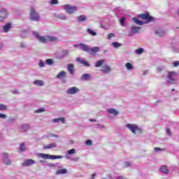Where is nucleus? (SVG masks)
<instances>
[{
  "label": "nucleus",
  "mask_w": 179,
  "mask_h": 179,
  "mask_svg": "<svg viewBox=\"0 0 179 179\" xmlns=\"http://www.w3.org/2000/svg\"><path fill=\"white\" fill-rule=\"evenodd\" d=\"M76 61H78V62H80V61H82V60L80 59V58H77V59H76Z\"/></svg>",
  "instance_id": "58"
},
{
  "label": "nucleus",
  "mask_w": 179,
  "mask_h": 179,
  "mask_svg": "<svg viewBox=\"0 0 179 179\" xmlns=\"http://www.w3.org/2000/svg\"><path fill=\"white\" fill-rule=\"evenodd\" d=\"M59 122H62V124H65V118L64 117H59Z\"/></svg>",
  "instance_id": "44"
},
{
  "label": "nucleus",
  "mask_w": 179,
  "mask_h": 179,
  "mask_svg": "<svg viewBox=\"0 0 179 179\" xmlns=\"http://www.w3.org/2000/svg\"><path fill=\"white\" fill-rule=\"evenodd\" d=\"M68 54H69V52L68 50H62L59 52L57 57L59 59H63V58L67 57Z\"/></svg>",
  "instance_id": "14"
},
{
  "label": "nucleus",
  "mask_w": 179,
  "mask_h": 179,
  "mask_svg": "<svg viewBox=\"0 0 179 179\" xmlns=\"http://www.w3.org/2000/svg\"><path fill=\"white\" fill-rule=\"evenodd\" d=\"M85 143L88 145V146L92 145V140H87Z\"/></svg>",
  "instance_id": "47"
},
{
  "label": "nucleus",
  "mask_w": 179,
  "mask_h": 179,
  "mask_svg": "<svg viewBox=\"0 0 179 179\" xmlns=\"http://www.w3.org/2000/svg\"><path fill=\"white\" fill-rule=\"evenodd\" d=\"M76 19L78 23H82V22H86L87 20V17L85 15H80L76 17Z\"/></svg>",
  "instance_id": "15"
},
{
  "label": "nucleus",
  "mask_w": 179,
  "mask_h": 179,
  "mask_svg": "<svg viewBox=\"0 0 179 179\" xmlns=\"http://www.w3.org/2000/svg\"><path fill=\"white\" fill-rule=\"evenodd\" d=\"M33 34L34 37H36V38H37L41 43H58V41H59V39L55 36H40L38 32L36 31H34Z\"/></svg>",
  "instance_id": "3"
},
{
  "label": "nucleus",
  "mask_w": 179,
  "mask_h": 179,
  "mask_svg": "<svg viewBox=\"0 0 179 179\" xmlns=\"http://www.w3.org/2000/svg\"><path fill=\"white\" fill-rule=\"evenodd\" d=\"M3 158V162L6 165V166H10V164H12V161H10V159H8L9 156L8 155V153L6 152H3L2 154Z\"/></svg>",
  "instance_id": "10"
},
{
  "label": "nucleus",
  "mask_w": 179,
  "mask_h": 179,
  "mask_svg": "<svg viewBox=\"0 0 179 179\" xmlns=\"http://www.w3.org/2000/svg\"><path fill=\"white\" fill-rule=\"evenodd\" d=\"M6 117H8L6 115H5L3 113H0V118H3V120H5V118H6Z\"/></svg>",
  "instance_id": "45"
},
{
  "label": "nucleus",
  "mask_w": 179,
  "mask_h": 179,
  "mask_svg": "<svg viewBox=\"0 0 179 179\" xmlns=\"http://www.w3.org/2000/svg\"><path fill=\"white\" fill-rule=\"evenodd\" d=\"M113 36H114L113 34H109L108 35V40H111V37H113Z\"/></svg>",
  "instance_id": "52"
},
{
  "label": "nucleus",
  "mask_w": 179,
  "mask_h": 179,
  "mask_svg": "<svg viewBox=\"0 0 179 179\" xmlns=\"http://www.w3.org/2000/svg\"><path fill=\"white\" fill-rule=\"evenodd\" d=\"M34 85H36L37 86H44V82L41 80H36L34 81Z\"/></svg>",
  "instance_id": "26"
},
{
  "label": "nucleus",
  "mask_w": 179,
  "mask_h": 179,
  "mask_svg": "<svg viewBox=\"0 0 179 179\" xmlns=\"http://www.w3.org/2000/svg\"><path fill=\"white\" fill-rule=\"evenodd\" d=\"M65 75H66V73L65 71H61L57 76V79H61L62 78H65Z\"/></svg>",
  "instance_id": "29"
},
{
  "label": "nucleus",
  "mask_w": 179,
  "mask_h": 179,
  "mask_svg": "<svg viewBox=\"0 0 179 179\" xmlns=\"http://www.w3.org/2000/svg\"><path fill=\"white\" fill-rule=\"evenodd\" d=\"M138 19H143V20H147V22H143L139 20L136 17H133V21L136 24H139V26H143V24H146V23H149L150 22H153V17L149 15V13L146 12L145 13L140 14L138 15Z\"/></svg>",
  "instance_id": "1"
},
{
  "label": "nucleus",
  "mask_w": 179,
  "mask_h": 179,
  "mask_svg": "<svg viewBox=\"0 0 179 179\" xmlns=\"http://www.w3.org/2000/svg\"><path fill=\"white\" fill-rule=\"evenodd\" d=\"M127 128H128V129H129L132 134H142V128L138 127L136 124H127L126 125Z\"/></svg>",
  "instance_id": "5"
},
{
  "label": "nucleus",
  "mask_w": 179,
  "mask_h": 179,
  "mask_svg": "<svg viewBox=\"0 0 179 179\" xmlns=\"http://www.w3.org/2000/svg\"><path fill=\"white\" fill-rule=\"evenodd\" d=\"M13 94H19V91L17 90L12 91Z\"/></svg>",
  "instance_id": "50"
},
{
  "label": "nucleus",
  "mask_w": 179,
  "mask_h": 179,
  "mask_svg": "<svg viewBox=\"0 0 179 179\" xmlns=\"http://www.w3.org/2000/svg\"><path fill=\"white\" fill-rule=\"evenodd\" d=\"M3 45L2 43H0V50H2Z\"/></svg>",
  "instance_id": "61"
},
{
  "label": "nucleus",
  "mask_w": 179,
  "mask_h": 179,
  "mask_svg": "<svg viewBox=\"0 0 179 179\" xmlns=\"http://www.w3.org/2000/svg\"><path fill=\"white\" fill-rule=\"evenodd\" d=\"M90 121H91V122H96V120L95 119H90Z\"/></svg>",
  "instance_id": "57"
},
{
  "label": "nucleus",
  "mask_w": 179,
  "mask_h": 179,
  "mask_svg": "<svg viewBox=\"0 0 179 179\" xmlns=\"http://www.w3.org/2000/svg\"><path fill=\"white\" fill-rule=\"evenodd\" d=\"M68 155H75L76 153V150L75 148H72L71 150L67 152Z\"/></svg>",
  "instance_id": "37"
},
{
  "label": "nucleus",
  "mask_w": 179,
  "mask_h": 179,
  "mask_svg": "<svg viewBox=\"0 0 179 179\" xmlns=\"http://www.w3.org/2000/svg\"><path fill=\"white\" fill-rule=\"evenodd\" d=\"M80 64H82L85 66H88V67L91 66V65L89 64V62L85 59H83L82 61H80Z\"/></svg>",
  "instance_id": "33"
},
{
  "label": "nucleus",
  "mask_w": 179,
  "mask_h": 179,
  "mask_svg": "<svg viewBox=\"0 0 179 179\" xmlns=\"http://www.w3.org/2000/svg\"><path fill=\"white\" fill-rule=\"evenodd\" d=\"M145 73H145V72H144V73H143V75H145Z\"/></svg>",
  "instance_id": "64"
},
{
  "label": "nucleus",
  "mask_w": 179,
  "mask_h": 179,
  "mask_svg": "<svg viewBox=\"0 0 179 179\" xmlns=\"http://www.w3.org/2000/svg\"><path fill=\"white\" fill-rule=\"evenodd\" d=\"M51 3H52V5H57V3H58V0H52Z\"/></svg>",
  "instance_id": "48"
},
{
  "label": "nucleus",
  "mask_w": 179,
  "mask_h": 179,
  "mask_svg": "<svg viewBox=\"0 0 179 179\" xmlns=\"http://www.w3.org/2000/svg\"><path fill=\"white\" fill-rule=\"evenodd\" d=\"M179 65V62L178 61H176L175 62H173V66H178Z\"/></svg>",
  "instance_id": "53"
},
{
  "label": "nucleus",
  "mask_w": 179,
  "mask_h": 179,
  "mask_svg": "<svg viewBox=\"0 0 179 179\" xmlns=\"http://www.w3.org/2000/svg\"><path fill=\"white\" fill-rule=\"evenodd\" d=\"M37 157L41 159H50L51 160H56V159H62L64 157L62 155H51L50 154L38 153Z\"/></svg>",
  "instance_id": "4"
},
{
  "label": "nucleus",
  "mask_w": 179,
  "mask_h": 179,
  "mask_svg": "<svg viewBox=\"0 0 179 179\" xmlns=\"http://www.w3.org/2000/svg\"><path fill=\"white\" fill-rule=\"evenodd\" d=\"M166 134L169 136H171V131H170V129H166Z\"/></svg>",
  "instance_id": "49"
},
{
  "label": "nucleus",
  "mask_w": 179,
  "mask_h": 179,
  "mask_svg": "<svg viewBox=\"0 0 179 179\" xmlns=\"http://www.w3.org/2000/svg\"><path fill=\"white\" fill-rule=\"evenodd\" d=\"M92 78L90 74H83L81 77V80H89Z\"/></svg>",
  "instance_id": "25"
},
{
  "label": "nucleus",
  "mask_w": 179,
  "mask_h": 179,
  "mask_svg": "<svg viewBox=\"0 0 179 179\" xmlns=\"http://www.w3.org/2000/svg\"><path fill=\"white\" fill-rule=\"evenodd\" d=\"M72 160H73V162H78L79 158H73Z\"/></svg>",
  "instance_id": "55"
},
{
  "label": "nucleus",
  "mask_w": 179,
  "mask_h": 179,
  "mask_svg": "<svg viewBox=\"0 0 179 179\" xmlns=\"http://www.w3.org/2000/svg\"><path fill=\"white\" fill-rule=\"evenodd\" d=\"M9 13L5 8L0 10V22H3L8 17Z\"/></svg>",
  "instance_id": "9"
},
{
  "label": "nucleus",
  "mask_w": 179,
  "mask_h": 179,
  "mask_svg": "<svg viewBox=\"0 0 179 179\" xmlns=\"http://www.w3.org/2000/svg\"><path fill=\"white\" fill-rule=\"evenodd\" d=\"M162 71H163V68L162 67H158V71L162 72Z\"/></svg>",
  "instance_id": "56"
},
{
  "label": "nucleus",
  "mask_w": 179,
  "mask_h": 179,
  "mask_svg": "<svg viewBox=\"0 0 179 179\" xmlns=\"http://www.w3.org/2000/svg\"><path fill=\"white\" fill-rule=\"evenodd\" d=\"M110 71H111V68L110 67V66L105 64L103 66L102 72H103V73H108Z\"/></svg>",
  "instance_id": "16"
},
{
  "label": "nucleus",
  "mask_w": 179,
  "mask_h": 179,
  "mask_svg": "<svg viewBox=\"0 0 179 179\" xmlns=\"http://www.w3.org/2000/svg\"><path fill=\"white\" fill-rule=\"evenodd\" d=\"M105 62H106V60L100 59L96 62L95 67L100 68V66H101V65H103Z\"/></svg>",
  "instance_id": "21"
},
{
  "label": "nucleus",
  "mask_w": 179,
  "mask_h": 179,
  "mask_svg": "<svg viewBox=\"0 0 179 179\" xmlns=\"http://www.w3.org/2000/svg\"><path fill=\"white\" fill-rule=\"evenodd\" d=\"M94 177H96V173H93V174L92 175V178H94Z\"/></svg>",
  "instance_id": "59"
},
{
  "label": "nucleus",
  "mask_w": 179,
  "mask_h": 179,
  "mask_svg": "<svg viewBox=\"0 0 179 179\" xmlns=\"http://www.w3.org/2000/svg\"><path fill=\"white\" fill-rule=\"evenodd\" d=\"M107 112L109 114H113L115 116L118 115V111L114 108L107 109Z\"/></svg>",
  "instance_id": "22"
},
{
  "label": "nucleus",
  "mask_w": 179,
  "mask_h": 179,
  "mask_svg": "<svg viewBox=\"0 0 179 179\" xmlns=\"http://www.w3.org/2000/svg\"><path fill=\"white\" fill-rule=\"evenodd\" d=\"M22 129L24 132H26V131H29V129H30V126H29V124H23L22 126Z\"/></svg>",
  "instance_id": "31"
},
{
  "label": "nucleus",
  "mask_w": 179,
  "mask_h": 179,
  "mask_svg": "<svg viewBox=\"0 0 179 179\" xmlns=\"http://www.w3.org/2000/svg\"><path fill=\"white\" fill-rule=\"evenodd\" d=\"M20 152H24L26 150V145L24 143H22L20 147Z\"/></svg>",
  "instance_id": "35"
},
{
  "label": "nucleus",
  "mask_w": 179,
  "mask_h": 179,
  "mask_svg": "<svg viewBox=\"0 0 179 179\" xmlns=\"http://www.w3.org/2000/svg\"><path fill=\"white\" fill-rule=\"evenodd\" d=\"M160 171H162L163 174H167L169 173V169H167V166H162L160 169Z\"/></svg>",
  "instance_id": "27"
},
{
  "label": "nucleus",
  "mask_w": 179,
  "mask_h": 179,
  "mask_svg": "<svg viewBox=\"0 0 179 179\" xmlns=\"http://www.w3.org/2000/svg\"><path fill=\"white\" fill-rule=\"evenodd\" d=\"M39 162H40V163H44V161H43V160H40Z\"/></svg>",
  "instance_id": "62"
},
{
  "label": "nucleus",
  "mask_w": 179,
  "mask_h": 179,
  "mask_svg": "<svg viewBox=\"0 0 179 179\" xmlns=\"http://www.w3.org/2000/svg\"><path fill=\"white\" fill-rule=\"evenodd\" d=\"M125 66L127 68V69H128V71H132V69H134V65H132V64L127 62L125 64Z\"/></svg>",
  "instance_id": "28"
},
{
  "label": "nucleus",
  "mask_w": 179,
  "mask_h": 179,
  "mask_svg": "<svg viewBox=\"0 0 179 179\" xmlns=\"http://www.w3.org/2000/svg\"><path fill=\"white\" fill-rule=\"evenodd\" d=\"M68 173V170L63 169L60 170H57L56 171V175L59 176V174H66Z\"/></svg>",
  "instance_id": "23"
},
{
  "label": "nucleus",
  "mask_w": 179,
  "mask_h": 179,
  "mask_svg": "<svg viewBox=\"0 0 179 179\" xmlns=\"http://www.w3.org/2000/svg\"><path fill=\"white\" fill-rule=\"evenodd\" d=\"M64 9L67 12V13H75L76 10H78V7L76 6H71L69 4H66L63 6Z\"/></svg>",
  "instance_id": "7"
},
{
  "label": "nucleus",
  "mask_w": 179,
  "mask_h": 179,
  "mask_svg": "<svg viewBox=\"0 0 179 179\" xmlns=\"http://www.w3.org/2000/svg\"><path fill=\"white\" fill-rule=\"evenodd\" d=\"M52 136H54V138H59V136L56 134H53Z\"/></svg>",
  "instance_id": "60"
},
{
  "label": "nucleus",
  "mask_w": 179,
  "mask_h": 179,
  "mask_svg": "<svg viewBox=\"0 0 179 179\" xmlns=\"http://www.w3.org/2000/svg\"><path fill=\"white\" fill-rule=\"evenodd\" d=\"M172 92H176V90L175 89H172Z\"/></svg>",
  "instance_id": "63"
},
{
  "label": "nucleus",
  "mask_w": 179,
  "mask_h": 179,
  "mask_svg": "<svg viewBox=\"0 0 179 179\" xmlns=\"http://www.w3.org/2000/svg\"><path fill=\"white\" fill-rule=\"evenodd\" d=\"M87 31L90 34V36H97V33L92 29H87Z\"/></svg>",
  "instance_id": "30"
},
{
  "label": "nucleus",
  "mask_w": 179,
  "mask_h": 179,
  "mask_svg": "<svg viewBox=\"0 0 179 179\" xmlns=\"http://www.w3.org/2000/svg\"><path fill=\"white\" fill-rule=\"evenodd\" d=\"M80 90L76 87H70L66 91L67 94H75L76 93H79Z\"/></svg>",
  "instance_id": "13"
},
{
  "label": "nucleus",
  "mask_w": 179,
  "mask_h": 179,
  "mask_svg": "<svg viewBox=\"0 0 179 179\" xmlns=\"http://www.w3.org/2000/svg\"><path fill=\"white\" fill-rule=\"evenodd\" d=\"M46 64H47L48 65H52V59H46Z\"/></svg>",
  "instance_id": "42"
},
{
  "label": "nucleus",
  "mask_w": 179,
  "mask_h": 179,
  "mask_svg": "<svg viewBox=\"0 0 179 179\" xmlns=\"http://www.w3.org/2000/svg\"><path fill=\"white\" fill-rule=\"evenodd\" d=\"M49 167H58L59 169H62V166H57L55 164H48Z\"/></svg>",
  "instance_id": "38"
},
{
  "label": "nucleus",
  "mask_w": 179,
  "mask_h": 179,
  "mask_svg": "<svg viewBox=\"0 0 179 179\" xmlns=\"http://www.w3.org/2000/svg\"><path fill=\"white\" fill-rule=\"evenodd\" d=\"M155 34H157V36H159V37H163V36L166 34V32H164V31H163L162 29H157L155 31Z\"/></svg>",
  "instance_id": "20"
},
{
  "label": "nucleus",
  "mask_w": 179,
  "mask_h": 179,
  "mask_svg": "<svg viewBox=\"0 0 179 179\" xmlns=\"http://www.w3.org/2000/svg\"><path fill=\"white\" fill-rule=\"evenodd\" d=\"M30 20L34 22H40V15H38V13L36 12L34 8H31Z\"/></svg>",
  "instance_id": "6"
},
{
  "label": "nucleus",
  "mask_w": 179,
  "mask_h": 179,
  "mask_svg": "<svg viewBox=\"0 0 179 179\" xmlns=\"http://www.w3.org/2000/svg\"><path fill=\"white\" fill-rule=\"evenodd\" d=\"M155 152H159V151L162 150V148H155Z\"/></svg>",
  "instance_id": "54"
},
{
  "label": "nucleus",
  "mask_w": 179,
  "mask_h": 179,
  "mask_svg": "<svg viewBox=\"0 0 179 179\" xmlns=\"http://www.w3.org/2000/svg\"><path fill=\"white\" fill-rule=\"evenodd\" d=\"M135 52L136 54H138V55L143 54V52H145V50H143V48H140L138 49H136L135 50Z\"/></svg>",
  "instance_id": "32"
},
{
  "label": "nucleus",
  "mask_w": 179,
  "mask_h": 179,
  "mask_svg": "<svg viewBox=\"0 0 179 179\" xmlns=\"http://www.w3.org/2000/svg\"><path fill=\"white\" fill-rule=\"evenodd\" d=\"M33 164H36V161L34 159H26L22 164V166L24 167H29L30 166H33Z\"/></svg>",
  "instance_id": "12"
},
{
  "label": "nucleus",
  "mask_w": 179,
  "mask_h": 179,
  "mask_svg": "<svg viewBox=\"0 0 179 179\" xmlns=\"http://www.w3.org/2000/svg\"><path fill=\"white\" fill-rule=\"evenodd\" d=\"M75 47H79V48L81 49L82 51L89 52L90 55H96V52H99L100 51L99 47L96 46L91 48L85 43H80L78 45H75Z\"/></svg>",
  "instance_id": "2"
},
{
  "label": "nucleus",
  "mask_w": 179,
  "mask_h": 179,
  "mask_svg": "<svg viewBox=\"0 0 179 179\" xmlns=\"http://www.w3.org/2000/svg\"><path fill=\"white\" fill-rule=\"evenodd\" d=\"M56 17L57 19H61V20H66L68 19L65 14H58L56 15Z\"/></svg>",
  "instance_id": "24"
},
{
  "label": "nucleus",
  "mask_w": 179,
  "mask_h": 179,
  "mask_svg": "<svg viewBox=\"0 0 179 179\" xmlns=\"http://www.w3.org/2000/svg\"><path fill=\"white\" fill-rule=\"evenodd\" d=\"M68 71L71 75H73V73L75 72V66L72 64H69L68 65Z\"/></svg>",
  "instance_id": "18"
},
{
  "label": "nucleus",
  "mask_w": 179,
  "mask_h": 179,
  "mask_svg": "<svg viewBox=\"0 0 179 179\" xmlns=\"http://www.w3.org/2000/svg\"><path fill=\"white\" fill-rule=\"evenodd\" d=\"M125 17H122L120 20V23L121 24V26H122L123 27H125Z\"/></svg>",
  "instance_id": "34"
},
{
  "label": "nucleus",
  "mask_w": 179,
  "mask_h": 179,
  "mask_svg": "<svg viewBox=\"0 0 179 179\" xmlns=\"http://www.w3.org/2000/svg\"><path fill=\"white\" fill-rule=\"evenodd\" d=\"M52 148H57V143H51L43 146V149H52Z\"/></svg>",
  "instance_id": "17"
},
{
  "label": "nucleus",
  "mask_w": 179,
  "mask_h": 179,
  "mask_svg": "<svg viewBox=\"0 0 179 179\" xmlns=\"http://www.w3.org/2000/svg\"><path fill=\"white\" fill-rule=\"evenodd\" d=\"M10 27H12V24L10 23H8L3 27V31L4 33H7V31H9L10 30Z\"/></svg>",
  "instance_id": "19"
},
{
  "label": "nucleus",
  "mask_w": 179,
  "mask_h": 179,
  "mask_svg": "<svg viewBox=\"0 0 179 179\" xmlns=\"http://www.w3.org/2000/svg\"><path fill=\"white\" fill-rule=\"evenodd\" d=\"M113 45L115 48H118L119 47H121V45H122V44H121L118 42H113Z\"/></svg>",
  "instance_id": "36"
},
{
  "label": "nucleus",
  "mask_w": 179,
  "mask_h": 179,
  "mask_svg": "<svg viewBox=\"0 0 179 179\" xmlns=\"http://www.w3.org/2000/svg\"><path fill=\"white\" fill-rule=\"evenodd\" d=\"M6 108H7L6 105L0 104V111L6 110Z\"/></svg>",
  "instance_id": "41"
},
{
  "label": "nucleus",
  "mask_w": 179,
  "mask_h": 179,
  "mask_svg": "<svg viewBox=\"0 0 179 179\" xmlns=\"http://www.w3.org/2000/svg\"><path fill=\"white\" fill-rule=\"evenodd\" d=\"M52 122H55V123L59 122V118H55V119H53Z\"/></svg>",
  "instance_id": "51"
},
{
  "label": "nucleus",
  "mask_w": 179,
  "mask_h": 179,
  "mask_svg": "<svg viewBox=\"0 0 179 179\" xmlns=\"http://www.w3.org/2000/svg\"><path fill=\"white\" fill-rule=\"evenodd\" d=\"M129 166H131V163H129V162L124 163V167H129Z\"/></svg>",
  "instance_id": "46"
},
{
  "label": "nucleus",
  "mask_w": 179,
  "mask_h": 179,
  "mask_svg": "<svg viewBox=\"0 0 179 179\" xmlns=\"http://www.w3.org/2000/svg\"><path fill=\"white\" fill-rule=\"evenodd\" d=\"M139 30H141V27L132 26L131 28V32L128 34V36L132 37L134 34L139 33Z\"/></svg>",
  "instance_id": "11"
},
{
  "label": "nucleus",
  "mask_w": 179,
  "mask_h": 179,
  "mask_svg": "<svg viewBox=\"0 0 179 179\" xmlns=\"http://www.w3.org/2000/svg\"><path fill=\"white\" fill-rule=\"evenodd\" d=\"M38 65H39L40 68H44V66H45V64L42 60L39 61Z\"/></svg>",
  "instance_id": "39"
},
{
  "label": "nucleus",
  "mask_w": 179,
  "mask_h": 179,
  "mask_svg": "<svg viewBox=\"0 0 179 179\" xmlns=\"http://www.w3.org/2000/svg\"><path fill=\"white\" fill-rule=\"evenodd\" d=\"M44 111H45V109L43 108H41L38 110H35V113H44Z\"/></svg>",
  "instance_id": "40"
},
{
  "label": "nucleus",
  "mask_w": 179,
  "mask_h": 179,
  "mask_svg": "<svg viewBox=\"0 0 179 179\" xmlns=\"http://www.w3.org/2000/svg\"><path fill=\"white\" fill-rule=\"evenodd\" d=\"M27 45H26V43H20V48H27Z\"/></svg>",
  "instance_id": "43"
},
{
  "label": "nucleus",
  "mask_w": 179,
  "mask_h": 179,
  "mask_svg": "<svg viewBox=\"0 0 179 179\" xmlns=\"http://www.w3.org/2000/svg\"><path fill=\"white\" fill-rule=\"evenodd\" d=\"M168 83L173 85L177 80V73L174 71L171 72L168 75Z\"/></svg>",
  "instance_id": "8"
}]
</instances>
